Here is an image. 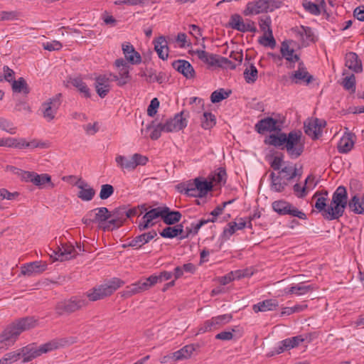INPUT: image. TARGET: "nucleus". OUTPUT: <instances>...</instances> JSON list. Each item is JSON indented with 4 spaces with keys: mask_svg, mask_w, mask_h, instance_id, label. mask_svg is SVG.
Here are the masks:
<instances>
[{
    "mask_svg": "<svg viewBox=\"0 0 364 364\" xmlns=\"http://www.w3.org/2000/svg\"><path fill=\"white\" fill-rule=\"evenodd\" d=\"M159 104L160 102L157 98L152 99L147 109V114L150 117H154L157 112Z\"/></svg>",
    "mask_w": 364,
    "mask_h": 364,
    "instance_id": "obj_61",
    "label": "nucleus"
},
{
    "mask_svg": "<svg viewBox=\"0 0 364 364\" xmlns=\"http://www.w3.org/2000/svg\"><path fill=\"white\" fill-rule=\"evenodd\" d=\"M348 208L355 214L364 215V195L360 197L355 194L348 201Z\"/></svg>",
    "mask_w": 364,
    "mask_h": 364,
    "instance_id": "obj_30",
    "label": "nucleus"
},
{
    "mask_svg": "<svg viewBox=\"0 0 364 364\" xmlns=\"http://www.w3.org/2000/svg\"><path fill=\"white\" fill-rule=\"evenodd\" d=\"M257 70L252 64L247 67L243 73L244 77L248 83L254 82L257 78Z\"/></svg>",
    "mask_w": 364,
    "mask_h": 364,
    "instance_id": "obj_50",
    "label": "nucleus"
},
{
    "mask_svg": "<svg viewBox=\"0 0 364 364\" xmlns=\"http://www.w3.org/2000/svg\"><path fill=\"white\" fill-rule=\"evenodd\" d=\"M327 198L324 196L318 197L316 201L314 207L319 211L322 213V215L327 219V211L328 206L326 205Z\"/></svg>",
    "mask_w": 364,
    "mask_h": 364,
    "instance_id": "obj_52",
    "label": "nucleus"
},
{
    "mask_svg": "<svg viewBox=\"0 0 364 364\" xmlns=\"http://www.w3.org/2000/svg\"><path fill=\"white\" fill-rule=\"evenodd\" d=\"M316 289L313 284L306 285L304 283L298 284L291 287L287 291V293L295 294L297 295H303Z\"/></svg>",
    "mask_w": 364,
    "mask_h": 364,
    "instance_id": "obj_37",
    "label": "nucleus"
},
{
    "mask_svg": "<svg viewBox=\"0 0 364 364\" xmlns=\"http://www.w3.org/2000/svg\"><path fill=\"white\" fill-rule=\"evenodd\" d=\"M21 16V13L16 11H1L0 21H14L18 20Z\"/></svg>",
    "mask_w": 364,
    "mask_h": 364,
    "instance_id": "obj_57",
    "label": "nucleus"
},
{
    "mask_svg": "<svg viewBox=\"0 0 364 364\" xmlns=\"http://www.w3.org/2000/svg\"><path fill=\"white\" fill-rule=\"evenodd\" d=\"M88 303L83 296H73L58 301L54 310L58 316H68L86 307Z\"/></svg>",
    "mask_w": 364,
    "mask_h": 364,
    "instance_id": "obj_5",
    "label": "nucleus"
},
{
    "mask_svg": "<svg viewBox=\"0 0 364 364\" xmlns=\"http://www.w3.org/2000/svg\"><path fill=\"white\" fill-rule=\"evenodd\" d=\"M294 43L292 40H286L282 43L280 51L282 57L287 60V67L288 68H294V64L300 60L297 54H294V50L291 48V45Z\"/></svg>",
    "mask_w": 364,
    "mask_h": 364,
    "instance_id": "obj_13",
    "label": "nucleus"
},
{
    "mask_svg": "<svg viewBox=\"0 0 364 364\" xmlns=\"http://www.w3.org/2000/svg\"><path fill=\"white\" fill-rule=\"evenodd\" d=\"M273 309V301L272 299H267L253 305L252 309L255 313L265 312L271 311Z\"/></svg>",
    "mask_w": 364,
    "mask_h": 364,
    "instance_id": "obj_48",
    "label": "nucleus"
},
{
    "mask_svg": "<svg viewBox=\"0 0 364 364\" xmlns=\"http://www.w3.org/2000/svg\"><path fill=\"white\" fill-rule=\"evenodd\" d=\"M232 318V316L230 314L213 317L211 319L205 321L199 328L198 333H203L207 331L216 330L223 325L229 323Z\"/></svg>",
    "mask_w": 364,
    "mask_h": 364,
    "instance_id": "obj_11",
    "label": "nucleus"
},
{
    "mask_svg": "<svg viewBox=\"0 0 364 364\" xmlns=\"http://www.w3.org/2000/svg\"><path fill=\"white\" fill-rule=\"evenodd\" d=\"M274 212L280 215H288L301 220L306 219V215L303 211L299 210L291 203L284 200L274 201Z\"/></svg>",
    "mask_w": 364,
    "mask_h": 364,
    "instance_id": "obj_10",
    "label": "nucleus"
},
{
    "mask_svg": "<svg viewBox=\"0 0 364 364\" xmlns=\"http://www.w3.org/2000/svg\"><path fill=\"white\" fill-rule=\"evenodd\" d=\"M274 148L286 151L291 159H298L302 155L305 149V139L302 132L299 130H293L288 134L277 135L275 127Z\"/></svg>",
    "mask_w": 364,
    "mask_h": 364,
    "instance_id": "obj_1",
    "label": "nucleus"
},
{
    "mask_svg": "<svg viewBox=\"0 0 364 364\" xmlns=\"http://www.w3.org/2000/svg\"><path fill=\"white\" fill-rule=\"evenodd\" d=\"M157 233L155 230L144 232L132 239V245H134L136 249L140 248L141 246L154 239Z\"/></svg>",
    "mask_w": 364,
    "mask_h": 364,
    "instance_id": "obj_31",
    "label": "nucleus"
},
{
    "mask_svg": "<svg viewBox=\"0 0 364 364\" xmlns=\"http://www.w3.org/2000/svg\"><path fill=\"white\" fill-rule=\"evenodd\" d=\"M302 6L304 9L314 15H319L321 13L319 6L311 1L304 0L302 2Z\"/></svg>",
    "mask_w": 364,
    "mask_h": 364,
    "instance_id": "obj_56",
    "label": "nucleus"
},
{
    "mask_svg": "<svg viewBox=\"0 0 364 364\" xmlns=\"http://www.w3.org/2000/svg\"><path fill=\"white\" fill-rule=\"evenodd\" d=\"M242 277H244V274H242L240 271H237L235 272H232L227 275L219 278V282L222 285H225L231 281L235 280V279H240Z\"/></svg>",
    "mask_w": 364,
    "mask_h": 364,
    "instance_id": "obj_53",
    "label": "nucleus"
},
{
    "mask_svg": "<svg viewBox=\"0 0 364 364\" xmlns=\"http://www.w3.org/2000/svg\"><path fill=\"white\" fill-rule=\"evenodd\" d=\"M347 206L348 202L346 188L340 186L333 193L331 204L328 205L327 220H333L341 218Z\"/></svg>",
    "mask_w": 364,
    "mask_h": 364,
    "instance_id": "obj_4",
    "label": "nucleus"
},
{
    "mask_svg": "<svg viewBox=\"0 0 364 364\" xmlns=\"http://www.w3.org/2000/svg\"><path fill=\"white\" fill-rule=\"evenodd\" d=\"M76 250L72 244L62 243L60 247H58L56 250L53 251L56 259L63 261L73 258L75 256Z\"/></svg>",
    "mask_w": 364,
    "mask_h": 364,
    "instance_id": "obj_21",
    "label": "nucleus"
},
{
    "mask_svg": "<svg viewBox=\"0 0 364 364\" xmlns=\"http://www.w3.org/2000/svg\"><path fill=\"white\" fill-rule=\"evenodd\" d=\"M271 2V0H257L250 1L247 4L243 14L245 16H252L267 12Z\"/></svg>",
    "mask_w": 364,
    "mask_h": 364,
    "instance_id": "obj_15",
    "label": "nucleus"
},
{
    "mask_svg": "<svg viewBox=\"0 0 364 364\" xmlns=\"http://www.w3.org/2000/svg\"><path fill=\"white\" fill-rule=\"evenodd\" d=\"M231 94V90L225 91L221 88L212 92L210 100L213 103H218L228 98Z\"/></svg>",
    "mask_w": 364,
    "mask_h": 364,
    "instance_id": "obj_43",
    "label": "nucleus"
},
{
    "mask_svg": "<svg viewBox=\"0 0 364 364\" xmlns=\"http://www.w3.org/2000/svg\"><path fill=\"white\" fill-rule=\"evenodd\" d=\"M215 117L210 112H205L201 118V126L205 129L212 128L215 124Z\"/></svg>",
    "mask_w": 364,
    "mask_h": 364,
    "instance_id": "obj_44",
    "label": "nucleus"
},
{
    "mask_svg": "<svg viewBox=\"0 0 364 364\" xmlns=\"http://www.w3.org/2000/svg\"><path fill=\"white\" fill-rule=\"evenodd\" d=\"M157 283L156 275H151L144 280H140L136 283L132 284L127 287L124 295L131 296L134 294L142 292L149 289Z\"/></svg>",
    "mask_w": 364,
    "mask_h": 364,
    "instance_id": "obj_12",
    "label": "nucleus"
},
{
    "mask_svg": "<svg viewBox=\"0 0 364 364\" xmlns=\"http://www.w3.org/2000/svg\"><path fill=\"white\" fill-rule=\"evenodd\" d=\"M114 218L117 220H121L124 224L127 220V210L125 207H119L115 208L114 210L110 212V218Z\"/></svg>",
    "mask_w": 364,
    "mask_h": 364,
    "instance_id": "obj_54",
    "label": "nucleus"
},
{
    "mask_svg": "<svg viewBox=\"0 0 364 364\" xmlns=\"http://www.w3.org/2000/svg\"><path fill=\"white\" fill-rule=\"evenodd\" d=\"M195 350L193 345H187L171 354V358L174 360H180L183 359H187L191 357L193 352Z\"/></svg>",
    "mask_w": 364,
    "mask_h": 364,
    "instance_id": "obj_34",
    "label": "nucleus"
},
{
    "mask_svg": "<svg viewBox=\"0 0 364 364\" xmlns=\"http://www.w3.org/2000/svg\"><path fill=\"white\" fill-rule=\"evenodd\" d=\"M235 200H230L228 201L223 202L221 205H218L210 213L211 218H215V222L216 221L217 217L222 214L224 208L229 204L233 203Z\"/></svg>",
    "mask_w": 364,
    "mask_h": 364,
    "instance_id": "obj_59",
    "label": "nucleus"
},
{
    "mask_svg": "<svg viewBox=\"0 0 364 364\" xmlns=\"http://www.w3.org/2000/svg\"><path fill=\"white\" fill-rule=\"evenodd\" d=\"M95 215L94 221L100 225H105L107 220L110 218V211L105 208H97L89 211V215Z\"/></svg>",
    "mask_w": 364,
    "mask_h": 364,
    "instance_id": "obj_29",
    "label": "nucleus"
},
{
    "mask_svg": "<svg viewBox=\"0 0 364 364\" xmlns=\"http://www.w3.org/2000/svg\"><path fill=\"white\" fill-rule=\"evenodd\" d=\"M271 24L272 19L269 16H264L259 18V28L264 34L259 38L258 43L264 47L273 48V33Z\"/></svg>",
    "mask_w": 364,
    "mask_h": 364,
    "instance_id": "obj_9",
    "label": "nucleus"
},
{
    "mask_svg": "<svg viewBox=\"0 0 364 364\" xmlns=\"http://www.w3.org/2000/svg\"><path fill=\"white\" fill-rule=\"evenodd\" d=\"M37 320L33 316L21 318L14 321L0 336V349L13 344L18 336L25 331L36 327Z\"/></svg>",
    "mask_w": 364,
    "mask_h": 364,
    "instance_id": "obj_2",
    "label": "nucleus"
},
{
    "mask_svg": "<svg viewBox=\"0 0 364 364\" xmlns=\"http://www.w3.org/2000/svg\"><path fill=\"white\" fill-rule=\"evenodd\" d=\"M276 124V134L279 135L284 134L282 130L283 128L287 127L286 117L282 114L274 113V125Z\"/></svg>",
    "mask_w": 364,
    "mask_h": 364,
    "instance_id": "obj_45",
    "label": "nucleus"
},
{
    "mask_svg": "<svg viewBox=\"0 0 364 364\" xmlns=\"http://www.w3.org/2000/svg\"><path fill=\"white\" fill-rule=\"evenodd\" d=\"M154 49L161 59L166 60L168 58V48L164 36L157 38L154 43Z\"/></svg>",
    "mask_w": 364,
    "mask_h": 364,
    "instance_id": "obj_32",
    "label": "nucleus"
},
{
    "mask_svg": "<svg viewBox=\"0 0 364 364\" xmlns=\"http://www.w3.org/2000/svg\"><path fill=\"white\" fill-rule=\"evenodd\" d=\"M297 63V70L290 74V80L295 84H300L302 82L309 84L314 80L313 76L308 73L303 61L299 60Z\"/></svg>",
    "mask_w": 364,
    "mask_h": 364,
    "instance_id": "obj_14",
    "label": "nucleus"
},
{
    "mask_svg": "<svg viewBox=\"0 0 364 364\" xmlns=\"http://www.w3.org/2000/svg\"><path fill=\"white\" fill-rule=\"evenodd\" d=\"M134 168L137 166H144L145 165L148 161V158L145 156H142L139 154H134L132 156Z\"/></svg>",
    "mask_w": 364,
    "mask_h": 364,
    "instance_id": "obj_62",
    "label": "nucleus"
},
{
    "mask_svg": "<svg viewBox=\"0 0 364 364\" xmlns=\"http://www.w3.org/2000/svg\"><path fill=\"white\" fill-rule=\"evenodd\" d=\"M61 96L60 93L57 94L42 104V114L47 122H51L55 119L58 110L61 105Z\"/></svg>",
    "mask_w": 364,
    "mask_h": 364,
    "instance_id": "obj_8",
    "label": "nucleus"
},
{
    "mask_svg": "<svg viewBox=\"0 0 364 364\" xmlns=\"http://www.w3.org/2000/svg\"><path fill=\"white\" fill-rule=\"evenodd\" d=\"M355 138V135L353 133L349 132H345L344 135L341 137L338 144V150L339 153H348L354 146Z\"/></svg>",
    "mask_w": 364,
    "mask_h": 364,
    "instance_id": "obj_22",
    "label": "nucleus"
},
{
    "mask_svg": "<svg viewBox=\"0 0 364 364\" xmlns=\"http://www.w3.org/2000/svg\"><path fill=\"white\" fill-rule=\"evenodd\" d=\"M345 60V65L348 68V69L356 73H359L363 71L362 62L355 53L349 52L346 53Z\"/></svg>",
    "mask_w": 364,
    "mask_h": 364,
    "instance_id": "obj_24",
    "label": "nucleus"
},
{
    "mask_svg": "<svg viewBox=\"0 0 364 364\" xmlns=\"http://www.w3.org/2000/svg\"><path fill=\"white\" fill-rule=\"evenodd\" d=\"M43 48L49 51L59 50L62 48V44L58 41H53L52 42L44 43Z\"/></svg>",
    "mask_w": 364,
    "mask_h": 364,
    "instance_id": "obj_64",
    "label": "nucleus"
},
{
    "mask_svg": "<svg viewBox=\"0 0 364 364\" xmlns=\"http://www.w3.org/2000/svg\"><path fill=\"white\" fill-rule=\"evenodd\" d=\"M246 225L247 223L242 218H239L237 222H230L224 228L222 237L225 240H228L237 230L243 229Z\"/></svg>",
    "mask_w": 364,
    "mask_h": 364,
    "instance_id": "obj_27",
    "label": "nucleus"
},
{
    "mask_svg": "<svg viewBox=\"0 0 364 364\" xmlns=\"http://www.w3.org/2000/svg\"><path fill=\"white\" fill-rule=\"evenodd\" d=\"M182 215L178 210H172L167 206H164V215H162L163 222L172 225L178 223L181 219Z\"/></svg>",
    "mask_w": 364,
    "mask_h": 364,
    "instance_id": "obj_28",
    "label": "nucleus"
},
{
    "mask_svg": "<svg viewBox=\"0 0 364 364\" xmlns=\"http://www.w3.org/2000/svg\"><path fill=\"white\" fill-rule=\"evenodd\" d=\"M114 188L112 185L104 184L101 186L100 198L102 200L107 199L114 193Z\"/></svg>",
    "mask_w": 364,
    "mask_h": 364,
    "instance_id": "obj_58",
    "label": "nucleus"
},
{
    "mask_svg": "<svg viewBox=\"0 0 364 364\" xmlns=\"http://www.w3.org/2000/svg\"><path fill=\"white\" fill-rule=\"evenodd\" d=\"M47 264L42 261L28 263L21 267V274L28 277L40 274L46 271Z\"/></svg>",
    "mask_w": 364,
    "mask_h": 364,
    "instance_id": "obj_18",
    "label": "nucleus"
},
{
    "mask_svg": "<svg viewBox=\"0 0 364 364\" xmlns=\"http://www.w3.org/2000/svg\"><path fill=\"white\" fill-rule=\"evenodd\" d=\"M9 169L19 176L22 181L32 183L35 172L23 171L14 166H10Z\"/></svg>",
    "mask_w": 364,
    "mask_h": 364,
    "instance_id": "obj_42",
    "label": "nucleus"
},
{
    "mask_svg": "<svg viewBox=\"0 0 364 364\" xmlns=\"http://www.w3.org/2000/svg\"><path fill=\"white\" fill-rule=\"evenodd\" d=\"M144 215L146 218H149L151 221L159 218V217L162 219V215H164V206L153 208L147 211Z\"/></svg>",
    "mask_w": 364,
    "mask_h": 364,
    "instance_id": "obj_55",
    "label": "nucleus"
},
{
    "mask_svg": "<svg viewBox=\"0 0 364 364\" xmlns=\"http://www.w3.org/2000/svg\"><path fill=\"white\" fill-rule=\"evenodd\" d=\"M278 171V176H274V191L282 192L289 181L296 176V168L290 161H287L280 170Z\"/></svg>",
    "mask_w": 364,
    "mask_h": 364,
    "instance_id": "obj_7",
    "label": "nucleus"
},
{
    "mask_svg": "<svg viewBox=\"0 0 364 364\" xmlns=\"http://www.w3.org/2000/svg\"><path fill=\"white\" fill-rule=\"evenodd\" d=\"M75 185L80 189L77 193V197L85 201L91 200L95 194V191L89 187L88 184L82 181L81 179L75 183Z\"/></svg>",
    "mask_w": 364,
    "mask_h": 364,
    "instance_id": "obj_26",
    "label": "nucleus"
},
{
    "mask_svg": "<svg viewBox=\"0 0 364 364\" xmlns=\"http://www.w3.org/2000/svg\"><path fill=\"white\" fill-rule=\"evenodd\" d=\"M184 112L176 114L173 119H170L166 122V123H162V129L164 132H177L183 129L187 126V121L186 118L183 117Z\"/></svg>",
    "mask_w": 364,
    "mask_h": 364,
    "instance_id": "obj_17",
    "label": "nucleus"
},
{
    "mask_svg": "<svg viewBox=\"0 0 364 364\" xmlns=\"http://www.w3.org/2000/svg\"><path fill=\"white\" fill-rule=\"evenodd\" d=\"M183 233V223L175 226L166 227L161 232L160 235L164 238H173L178 236L179 234Z\"/></svg>",
    "mask_w": 364,
    "mask_h": 364,
    "instance_id": "obj_33",
    "label": "nucleus"
},
{
    "mask_svg": "<svg viewBox=\"0 0 364 364\" xmlns=\"http://www.w3.org/2000/svg\"><path fill=\"white\" fill-rule=\"evenodd\" d=\"M194 185H196L195 180L193 182L189 181L187 183H181L178 186V188L180 190L181 193H183L188 196L198 197V189L194 186Z\"/></svg>",
    "mask_w": 364,
    "mask_h": 364,
    "instance_id": "obj_40",
    "label": "nucleus"
},
{
    "mask_svg": "<svg viewBox=\"0 0 364 364\" xmlns=\"http://www.w3.org/2000/svg\"><path fill=\"white\" fill-rule=\"evenodd\" d=\"M256 131L261 134H265L269 132V135L265 139L264 143L268 145H273V117H269L259 120L255 124Z\"/></svg>",
    "mask_w": 364,
    "mask_h": 364,
    "instance_id": "obj_16",
    "label": "nucleus"
},
{
    "mask_svg": "<svg viewBox=\"0 0 364 364\" xmlns=\"http://www.w3.org/2000/svg\"><path fill=\"white\" fill-rule=\"evenodd\" d=\"M124 282L120 279L113 278L106 283L93 288L90 292L87 293V296L90 301H92L103 299L112 294Z\"/></svg>",
    "mask_w": 364,
    "mask_h": 364,
    "instance_id": "obj_6",
    "label": "nucleus"
},
{
    "mask_svg": "<svg viewBox=\"0 0 364 364\" xmlns=\"http://www.w3.org/2000/svg\"><path fill=\"white\" fill-rule=\"evenodd\" d=\"M123 225L121 220H117L114 218H111L107 220L105 225H100V228L103 231H112L114 229H117Z\"/></svg>",
    "mask_w": 364,
    "mask_h": 364,
    "instance_id": "obj_47",
    "label": "nucleus"
},
{
    "mask_svg": "<svg viewBox=\"0 0 364 364\" xmlns=\"http://www.w3.org/2000/svg\"><path fill=\"white\" fill-rule=\"evenodd\" d=\"M304 339L301 336H297L292 338H287L279 343L278 346L274 350L277 354L282 353L286 350H289L291 348H295L298 346L301 343H302Z\"/></svg>",
    "mask_w": 364,
    "mask_h": 364,
    "instance_id": "obj_23",
    "label": "nucleus"
},
{
    "mask_svg": "<svg viewBox=\"0 0 364 364\" xmlns=\"http://www.w3.org/2000/svg\"><path fill=\"white\" fill-rule=\"evenodd\" d=\"M173 68L188 79L195 77V70L191 64L185 60H177L172 63Z\"/></svg>",
    "mask_w": 364,
    "mask_h": 364,
    "instance_id": "obj_20",
    "label": "nucleus"
},
{
    "mask_svg": "<svg viewBox=\"0 0 364 364\" xmlns=\"http://www.w3.org/2000/svg\"><path fill=\"white\" fill-rule=\"evenodd\" d=\"M195 187L198 189V196L199 198L205 197L207 193L212 190V183L207 181H200L198 178H195Z\"/></svg>",
    "mask_w": 364,
    "mask_h": 364,
    "instance_id": "obj_36",
    "label": "nucleus"
},
{
    "mask_svg": "<svg viewBox=\"0 0 364 364\" xmlns=\"http://www.w3.org/2000/svg\"><path fill=\"white\" fill-rule=\"evenodd\" d=\"M0 129L11 134H15L16 133L17 128L9 120L4 117H0Z\"/></svg>",
    "mask_w": 364,
    "mask_h": 364,
    "instance_id": "obj_51",
    "label": "nucleus"
},
{
    "mask_svg": "<svg viewBox=\"0 0 364 364\" xmlns=\"http://www.w3.org/2000/svg\"><path fill=\"white\" fill-rule=\"evenodd\" d=\"M325 124V122H322L318 119L309 120L304 122V132L314 139H318V135L321 134V129L322 127H324Z\"/></svg>",
    "mask_w": 364,
    "mask_h": 364,
    "instance_id": "obj_19",
    "label": "nucleus"
},
{
    "mask_svg": "<svg viewBox=\"0 0 364 364\" xmlns=\"http://www.w3.org/2000/svg\"><path fill=\"white\" fill-rule=\"evenodd\" d=\"M70 84L76 87L77 90L85 97H90V89L82 81V80L80 77H75L71 78L70 80Z\"/></svg>",
    "mask_w": 364,
    "mask_h": 364,
    "instance_id": "obj_39",
    "label": "nucleus"
},
{
    "mask_svg": "<svg viewBox=\"0 0 364 364\" xmlns=\"http://www.w3.org/2000/svg\"><path fill=\"white\" fill-rule=\"evenodd\" d=\"M12 90L17 93H23L28 95L30 92V88L26 80L23 77H19L18 80H14L11 82Z\"/></svg>",
    "mask_w": 364,
    "mask_h": 364,
    "instance_id": "obj_35",
    "label": "nucleus"
},
{
    "mask_svg": "<svg viewBox=\"0 0 364 364\" xmlns=\"http://www.w3.org/2000/svg\"><path fill=\"white\" fill-rule=\"evenodd\" d=\"M218 67L223 68H230L231 70H234L236 68V64L232 63L228 58L221 56L219 58Z\"/></svg>",
    "mask_w": 364,
    "mask_h": 364,
    "instance_id": "obj_63",
    "label": "nucleus"
},
{
    "mask_svg": "<svg viewBox=\"0 0 364 364\" xmlns=\"http://www.w3.org/2000/svg\"><path fill=\"white\" fill-rule=\"evenodd\" d=\"M122 50L125 59L128 63L132 65H137L141 63V57L140 54L134 50L131 43H127V44H123Z\"/></svg>",
    "mask_w": 364,
    "mask_h": 364,
    "instance_id": "obj_25",
    "label": "nucleus"
},
{
    "mask_svg": "<svg viewBox=\"0 0 364 364\" xmlns=\"http://www.w3.org/2000/svg\"><path fill=\"white\" fill-rule=\"evenodd\" d=\"M341 85L346 90L350 91L351 93H354L355 92L356 85L355 75L351 74L349 76L344 77Z\"/></svg>",
    "mask_w": 364,
    "mask_h": 364,
    "instance_id": "obj_49",
    "label": "nucleus"
},
{
    "mask_svg": "<svg viewBox=\"0 0 364 364\" xmlns=\"http://www.w3.org/2000/svg\"><path fill=\"white\" fill-rule=\"evenodd\" d=\"M62 346L63 344L60 341L53 340L41 346L38 348H36L33 345H28L21 349L18 352L6 353L5 357L9 361V363L15 362L21 358H23V363H27L43 353L58 349Z\"/></svg>",
    "mask_w": 364,
    "mask_h": 364,
    "instance_id": "obj_3",
    "label": "nucleus"
},
{
    "mask_svg": "<svg viewBox=\"0 0 364 364\" xmlns=\"http://www.w3.org/2000/svg\"><path fill=\"white\" fill-rule=\"evenodd\" d=\"M228 26L232 29L245 33V21L241 16L237 14L230 16Z\"/></svg>",
    "mask_w": 364,
    "mask_h": 364,
    "instance_id": "obj_38",
    "label": "nucleus"
},
{
    "mask_svg": "<svg viewBox=\"0 0 364 364\" xmlns=\"http://www.w3.org/2000/svg\"><path fill=\"white\" fill-rule=\"evenodd\" d=\"M115 161L117 165L122 168H125L127 170L135 169L132 157L127 159L124 156L119 155L116 157Z\"/></svg>",
    "mask_w": 364,
    "mask_h": 364,
    "instance_id": "obj_46",
    "label": "nucleus"
},
{
    "mask_svg": "<svg viewBox=\"0 0 364 364\" xmlns=\"http://www.w3.org/2000/svg\"><path fill=\"white\" fill-rule=\"evenodd\" d=\"M32 183L39 188L46 183H50L51 187H54V184L51 183V177L47 173L38 174L35 172Z\"/></svg>",
    "mask_w": 364,
    "mask_h": 364,
    "instance_id": "obj_41",
    "label": "nucleus"
},
{
    "mask_svg": "<svg viewBox=\"0 0 364 364\" xmlns=\"http://www.w3.org/2000/svg\"><path fill=\"white\" fill-rule=\"evenodd\" d=\"M303 31L304 38L306 41V43H309V42H315V36L310 27L301 26V30Z\"/></svg>",
    "mask_w": 364,
    "mask_h": 364,
    "instance_id": "obj_60",
    "label": "nucleus"
}]
</instances>
